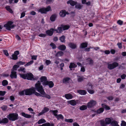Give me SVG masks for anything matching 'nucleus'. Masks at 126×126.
Masks as SVG:
<instances>
[{"label": "nucleus", "instance_id": "nucleus-1", "mask_svg": "<svg viewBox=\"0 0 126 126\" xmlns=\"http://www.w3.org/2000/svg\"><path fill=\"white\" fill-rule=\"evenodd\" d=\"M35 89L41 94L44 95L45 94V92L43 88V86L41 85L39 81H38L37 83L35 84Z\"/></svg>", "mask_w": 126, "mask_h": 126}, {"label": "nucleus", "instance_id": "nucleus-2", "mask_svg": "<svg viewBox=\"0 0 126 126\" xmlns=\"http://www.w3.org/2000/svg\"><path fill=\"white\" fill-rule=\"evenodd\" d=\"M18 114L16 113H10L7 115V117L10 121H15L18 119Z\"/></svg>", "mask_w": 126, "mask_h": 126}, {"label": "nucleus", "instance_id": "nucleus-3", "mask_svg": "<svg viewBox=\"0 0 126 126\" xmlns=\"http://www.w3.org/2000/svg\"><path fill=\"white\" fill-rule=\"evenodd\" d=\"M24 90L25 91V95H31L35 92V89L34 87L25 89Z\"/></svg>", "mask_w": 126, "mask_h": 126}, {"label": "nucleus", "instance_id": "nucleus-4", "mask_svg": "<svg viewBox=\"0 0 126 126\" xmlns=\"http://www.w3.org/2000/svg\"><path fill=\"white\" fill-rule=\"evenodd\" d=\"M13 23L12 21H8L6 24L4 25V27L6 28L7 30L10 31L11 29L13 28L15 26L14 25H12Z\"/></svg>", "mask_w": 126, "mask_h": 126}, {"label": "nucleus", "instance_id": "nucleus-5", "mask_svg": "<svg viewBox=\"0 0 126 126\" xmlns=\"http://www.w3.org/2000/svg\"><path fill=\"white\" fill-rule=\"evenodd\" d=\"M51 9V7L50 6H48L47 8L43 7L41 8L38 10V12H40L41 14H46L47 12L49 11Z\"/></svg>", "mask_w": 126, "mask_h": 126}, {"label": "nucleus", "instance_id": "nucleus-6", "mask_svg": "<svg viewBox=\"0 0 126 126\" xmlns=\"http://www.w3.org/2000/svg\"><path fill=\"white\" fill-rule=\"evenodd\" d=\"M118 63L116 62H114L112 63L108 64V67L110 70L113 69L118 66Z\"/></svg>", "mask_w": 126, "mask_h": 126}, {"label": "nucleus", "instance_id": "nucleus-7", "mask_svg": "<svg viewBox=\"0 0 126 126\" xmlns=\"http://www.w3.org/2000/svg\"><path fill=\"white\" fill-rule=\"evenodd\" d=\"M96 104V101H95L92 100L87 103V107L88 108H92Z\"/></svg>", "mask_w": 126, "mask_h": 126}, {"label": "nucleus", "instance_id": "nucleus-8", "mask_svg": "<svg viewBox=\"0 0 126 126\" xmlns=\"http://www.w3.org/2000/svg\"><path fill=\"white\" fill-rule=\"evenodd\" d=\"M43 85L44 86L46 85H48L50 88L53 87L54 86V84L52 81H47L45 82H43L42 83Z\"/></svg>", "mask_w": 126, "mask_h": 126}, {"label": "nucleus", "instance_id": "nucleus-9", "mask_svg": "<svg viewBox=\"0 0 126 126\" xmlns=\"http://www.w3.org/2000/svg\"><path fill=\"white\" fill-rule=\"evenodd\" d=\"M19 54V51L16 50L14 51V53L13 54L12 56V58H10L11 59H12L14 60H16L18 59L17 55Z\"/></svg>", "mask_w": 126, "mask_h": 126}, {"label": "nucleus", "instance_id": "nucleus-10", "mask_svg": "<svg viewBox=\"0 0 126 126\" xmlns=\"http://www.w3.org/2000/svg\"><path fill=\"white\" fill-rule=\"evenodd\" d=\"M27 79L30 80L35 79L34 78L33 75L31 72H29L27 73Z\"/></svg>", "mask_w": 126, "mask_h": 126}, {"label": "nucleus", "instance_id": "nucleus-11", "mask_svg": "<svg viewBox=\"0 0 126 126\" xmlns=\"http://www.w3.org/2000/svg\"><path fill=\"white\" fill-rule=\"evenodd\" d=\"M10 76L11 79H16L17 77L16 72L11 70V74Z\"/></svg>", "mask_w": 126, "mask_h": 126}, {"label": "nucleus", "instance_id": "nucleus-12", "mask_svg": "<svg viewBox=\"0 0 126 126\" xmlns=\"http://www.w3.org/2000/svg\"><path fill=\"white\" fill-rule=\"evenodd\" d=\"M59 14L61 17H64L66 16V15H69V13L68 12L66 11L65 10H63L60 11Z\"/></svg>", "mask_w": 126, "mask_h": 126}, {"label": "nucleus", "instance_id": "nucleus-13", "mask_svg": "<svg viewBox=\"0 0 126 126\" xmlns=\"http://www.w3.org/2000/svg\"><path fill=\"white\" fill-rule=\"evenodd\" d=\"M53 28H51L49 30H48L46 31V34L47 35L51 36H52L53 34Z\"/></svg>", "mask_w": 126, "mask_h": 126}, {"label": "nucleus", "instance_id": "nucleus-14", "mask_svg": "<svg viewBox=\"0 0 126 126\" xmlns=\"http://www.w3.org/2000/svg\"><path fill=\"white\" fill-rule=\"evenodd\" d=\"M8 119L7 118H2L1 121L0 122V124H7L9 122Z\"/></svg>", "mask_w": 126, "mask_h": 126}, {"label": "nucleus", "instance_id": "nucleus-15", "mask_svg": "<svg viewBox=\"0 0 126 126\" xmlns=\"http://www.w3.org/2000/svg\"><path fill=\"white\" fill-rule=\"evenodd\" d=\"M64 97L67 100L72 99L73 97V96L70 93L66 94L64 95Z\"/></svg>", "mask_w": 126, "mask_h": 126}, {"label": "nucleus", "instance_id": "nucleus-16", "mask_svg": "<svg viewBox=\"0 0 126 126\" xmlns=\"http://www.w3.org/2000/svg\"><path fill=\"white\" fill-rule=\"evenodd\" d=\"M77 1H75L72 0H69L67 2V4H70L72 6H74L77 4Z\"/></svg>", "mask_w": 126, "mask_h": 126}, {"label": "nucleus", "instance_id": "nucleus-17", "mask_svg": "<svg viewBox=\"0 0 126 126\" xmlns=\"http://www.w3.org/2000/svg\"><path fill=\"white\" fill-rule=\"evenodd\" d=\"M57 48L60 50L64 51L66 49V47L64 45H62L58 47Z\"/></svg>", "mask_w": 126, "mask_h": 126}, {"label": "nucleus", "instance_id": "nucleus-18", "mask_svg": "<svg viewBox=\"0 0 126 126\" xmlns=\"http://www.w3.org/2000/svg\"><path fill=\"white\" fill-rule=\"evenodd\" d=\"M70 78L69 77H66L63 79V83L64 84H67L69 83Z\"/></svg>", "mask_w": 126, "mask_h": 126}, {"label": "nucleus", "instance_id": "nucleus-19", "mask_svg": "<svg viewBox=\"0 0 126 126\" xmlns=\"http://www.w3.org/2000/svg\"><path fill=\"white\" fill-rule=\"evenodd\" d=\"M77 92L81 95H85L87 93L84 90H79L77 91Z\"/></svg>", "mask_w": 126, "mask_h": 126}, {"label": "nucleus", "instance_id": "nucleus-20", "mask_svg": "<svg viewBox=\"0 0 126 126\" xmlns=\"http://www.w3.org/2000/svg\"><path fill=\"white\" fill-rule=\"evenodd\" d=\"M21 115L24 117L27 118H31V115L26 114L25 113L23 112L21 113Z\"/></svg>", "mask_w": 126, "mask_h": 126}, {"label": "nucleus", "instance_id": "nucleus-21", "mask_svg": "<svg viewBox=\"0 0 126 126\" xmlns=\"http://www.w3.org/2000/svg\"><path fill=\"white\" fill-rule=\"evenodd\" d=\"M57 17V15L56 14L52 15L50 17V20L51 21L53 22L55 21Z\"/></svg>", "mask_w": 126, "mask_h": 126}, {"label": "nucleus", "instance_id": "nucleus-22", "mask_svg": "<svg viewBox=\"0 0 126 126\" xmlns=\"http://www.w3.org/2000/svg\"><path fill=\"white\" fill-rule=\"evenodd\" d=\"M68 45L69 47L72 49H75L77 47L76 44L72 42L69 43Z\"/></svg>", "mask_w": 126, "mask_h": 126}, {"label": "nucleus", "instance_id": "nucleus-23", "mask_svg": "<svg viewBox=\"0 0 126 126\" xmlns=\"http://www.w3.org/2000/svg\"><path fill=\"white\" fill-rule=\"evenodd\" d=\"M88 44L86 42H83L81 43L80 46V48H84L87 47Z\"/></svg>", "mask_w": 126, "mask_h": 126}, {"label": "nucleus", "instance_id": "nucleus-24", "mask_svg": "<svg viewBox=\"0 0 126 126\" xmlns=\"http://www.w3.org/2000/svg\"><path fill=\"white\" fill-rule=\"evenodd\" d=\"M86 60L87 62L88 63V64L90 65H92L94 63V62L93 60L90 58H87L86 59Z\"/></svg>", "mask_w": 126, "mask_h": 126}, {"label": "nucleus", "instance_id": "nucleus-25", "mask_svg": "<svg viewBox=\"0 0 126 126\" xmlns=\"http://www.w3.org/2000/svg\"><path fill=\"white\" fill-rule=\"evenodd\" d=\"M104 111V108H101L97 110L95 112H96L97 114H98L102 113Z\"/></svg>", "mask_w": 126, "mask_h": 126}, {"label": "nucleus", "instance_id": "nucleus-26", "mask_svg": "<svg viewBox=\"0 0 126 126\" xmlns=\"http://www.w3.org/2000/svg\"><path fill=\"white\" fill-rule=\"evenodd\" d=\"M64 54V53L61 51L58 52L55 56L56 57H59L63 56Z\"/></svg>", "mask_w": 126, "mask_h": 126}, {"label": "nucleus", "instance_id": "nucleus-27", "mask_svg": "<svg viewBox=\"0 0 126 126\" xmlns=\"http://www.w3.org/2000/svg\"><path fill=\"white\" fill-rule=\"evenodd\" d=\"M77 65H76L74 63H70L69 66V68L70 69V70H72L71 69L75 68L76 67Z\"/></svg>", "mask_w": 126, "mask_h": 126}, {"label": "nucleus", "instance_id": "nucleus-28", "mask_svg": "<svg viewBox=\"0 0 126 126\" xmlns=\"http://www.w3.org/2000/svg\"><path fill=\"white\" fill-rule=\"evenodd\" d=\"M61 26L62 27L63 30L65 31L68 29L70 28V26L68 25H64L63 24L61 25Z\"/></svg>", "mask_w": 126, "mask_h": 126}, {"label": "nucleus", "instance_id": "nucleus-29", "mask_svg": "<svg viewBox=\"0 0 126 126\" xmlns=\"http://www.w3.org/2000/svg\"><path fill=\"white\" fill-rule=\"evenodd\" d=\"M69 104L72 106H74L77 104V102L74 100H72L69 101Z\"/></svg>", "mask_w": 126, "mask_h": 126}, {"label": "nucleus", "instance_id": "nucleus-30", "mask_svg": "<svg viewBox=\"0 0 126 126\" xmlns=\"http://www.w3.org/2000/svg\"><path fill=\"white\" fill-rule=\"evenodd\" d=\"M105 121L107 124H111V120L109 118H107L105 119Z\"/></svg>", "mask_w": 126, "mask_h": 126}, {"label": "nucleus", "instance_id": "nucleus-31", "mask_svg": "<svg viewBox=\"0 0 126 126\" xmlns=\"http://www.w3.org/2000/svg\"><path fill=\"white\" fill-rule=\"evenodd\" d=\"M41 81V82H45L47 80V77L46 76H43L41 77L40 79Z\"/></svg>", "mask_w": 126, "mask_h": 126}, {"label": "nucleus", "instance_id": "nucleus-32", "mask_svg": "<svg viewBox=\"0 0 126 126\" xmlns=\"http://www.w3.org/2000/svg\"><path fill=\"white\" fill-rule=\"evenodd\" d=\"M87 106L86 105H83L80 106L79 108V109L80 110H83L87 109Z\"/></svg>", "mask_w": 126, "mask_h": 126}, {"label": "nucleus", "instance_id": "nucleus-33", "mask_svg": "<svg viewBox=\"0 0 126 126\" xmlns=\"http://www.w3.org/2000/svg\"><path fill=\"white\" fill-rule=\"evenodd\" d=\"M56 117L58 120L60 119H63L64 118L63 116L61 114L57 115Z\"/></svg>", "mask_w": 126, "mask_h": 126}, {"label": "nucleus", "instance_id": "nucleus-34", "mask_svg": "<svg viewBox=\"0 0 126 126\" xmlns=\"http://www.w3.org/2000/svg\"><path fill=\"white\" fill-rule=\"evenodd\" d=\"M19 75L21 78L24 79H27V73L25 74H19Z\"/></svg>", "mask_w": 126, "mask_h": 126}, {"label": "nucleus", "instance_id": "nucleus-35", "mask_svg": "<svg viewBox=\"0 0 126 126\" xmlns=\"http://www.w3.org/2000/svg\"><path fill=\"white\" fill-rule=\"evenodd\" d=\"M46 122V121L45 119L43 118H42L40 119L37 122V123L39 124H40L43 123H45Z\"/></svg>", "mask_w": 126, "mask_h": 126}, {"label": "nucleus", "instance_id": "nucleus-36", "mask_svg": "<svg viewBox=\"0 0 126 126\" xmlns=\"http://www.w3.org/2000/svg\"><path fill=\"white\" fill-rule=\"evenodd\" d=\"M65 37L64 35H63L61 36L59 39L60 40L61 42L65 43Z\"/></svg>", "mask_w": 126, "mask_h": 126}, {"label": "nucleus", "instance_id": "nucleus-37", "mask_svg": "<svg viewBox=\"0 0 126 126\" xmlns=\"http://www.w3.org/2000/svg\"><path fill=\"white\" fill-rule=\"evenodd\" d=\"M111 124L112 126H119L118 125L117 122L115 121L111 122Z\"/></svg>", "mask_w": 126, "mask_h": 126}, {"label": "nucleus", "instance_id": "nucleus-38", "mask_svg": "<svg viewBox=\"0 0 126 126\" xmlns=\"http://www.w3.org/2000/svg\"><path fill=\"white\" fill-rule=\"evenodd\" d=\"M19 67V66L18 65L15 64L14 65L12 69L11 70L12 71H16L17 70V68Z\"/></svg>", "mask_w": 126, "mask_h": 126}, {"label": "nucleus", "instance_id": "nucleus-39", "mask_svg": "<svg viewBox=\"0 0 126 126\" xmlns=\"http://www.w3.org/2000/svg\"><path fill=\"white\" fill-rule=\"evenodd\" d=\"M6 10L11 13H12L13 11L12 9L10 8L9 6H6L5 7Z\"/></svg>", "mask_w": 126, "mask_h": 126}, {"label": "nucleus", "instance_id": "nucleus-40", "mask_svg": "<svg viewBox=\"0 0 126 126\" xmlns=\"http://www.w3.org/2000/svg\"><path fill=\"white\" fill-rule=\"evenodd\" d=\"M50 112H52L53 114L56 117L57 115V113L58 112V110H50Z\"/></svg>", "mask_w": 126, "mask_h": 126}, {"label": "nucleus", "instance_id": "nucleus-41", "mask_svg": "<svg viewBox=\"0 0 126 126\" xmlns=\"http://www.w3.org/2000/svg\"><path fill=\"white\" fill-rule=\"evenodd\" d=\"M78 81L79 82H81L83 80H84V77L82 76H79L78 77Z\"/></svg>", "mask_w": 126, "mask_h": 126}, {"label": "nucleus", "instance_id": "nucleus-42", "mask_svg": "<svg viewBox=\"0 0 126 126\" xmlns=\"http://www.w3.org/2000/svg\"><path fill=\"white\" fill-rule=\"evenodd\" d=\"M100 124L101 126H107V124L103 120H101L100 121Z\"/></svg>", "mask_w": 126, "mask_h": 126}, {"label": "nucleus", "instance_id": "nucleus-43", "mask_svg": "<svg viewBox=\"0 0 126 126\" xmlns=\"http://www.w3.org/2000/svg\"><path fill=\"white\" fill-rule=\"evenodd\" d=\"M8 82L6 80H3L2 82V85L3 86H5L8 85Z\"/></svg>", "mask_w": 126, "mask_h": 126}, {"label": "nucleus", "instance_id": "nucleus-44", "mask_svg": "<svg viewBox=\"0 0 126 126\" xmlns=\"http://www.w3.org/2000/svg\"><path fill=\"white\" fill-rule=\"evenodd\" d=\"M57 29L59 32V33H61L63 32V30L62 27V26L58 27Z\"/></svg>", "mask_w": 126, "mask_h": 126}, {"label": "nucleus", "instance_id": "nucleus-45", "mask_svg": "<svg viewBox=\"0 0 126 126\" xmlns=\"http://www.w3.org/2000/svg\"><path fill=\"white\" fill-rule=\"evenodd\" d=\"M43 95L42 96V97H45L48 99H50L51 98V96L45 93L44 95Z\"/></svg>", "mask_w": 126, "mask_h": 126}, {"label": "nucleus", "instance_id": "nucleus-46", "mask_svg": "<svg viewBox=\"0 0 126 126\" xmlns=\"http://www.w3.org/2000/svg\"><path fill=\"white\" fill-rule=\"evenodd\" d=\"M25 91L24 90V89L21 91H20L19 92V94L21 96H23L25 95Z\"/></svg>", "mask_w": 126, "mask_h": 126}, {"label": "nucleus", "instance_id": "nucleus-47", "mask_svg": "<svg viewBox=\"0 0 126 126\" xmlns=\"http://www.w3.org/2000/svg\"><path fill=\"white\" fill-rule=\"evenodd\" d=\"M50 45L52 47L53 49H55L57 47L53 43L51 42L50 44Z\"/></svg>", "mask_w": 126, "mask_h": 126}, {"label": "nucleus", "instance_id": "nucleus-48", "mask_svg": "<svg viewBox=\"0 0 126 126\" xmlns=\"http://www.w3.org/2000/svg\"><path fill=\"white\" fill-rule=\"evenodd\" d=\"M49 109L48 108L45 107L44 108L43 110L42 111L44 112V114L46 112H48L49 110Z\"/></svg>", "mask_w": 126, "mask_h": 126}, {"label": "nucleus", "instance_id": "nucleus-49", "mask_svg": "<svg viewBox=\"0 0 126 126\" xmlns=\"http://www.w3.org/2000/svg\"><path fill=\"white\" fill-rule=\"evenodd\" d=\"M6 92L4 91H0V96H3L5 95Z\"/></svg>", "mask_w": 126, "mask_h": 126}, {"label": "nucleus", "instance_id": "nucleus-50", "mask_svg": "<svg viewBox=\"0 0 126 126\" xmlns=\"http://www.w3.org/2000/svg\"><path fill=\"white\" fill-rule=\"evenodd\" d=\"M25 70V68L24 67H20L18 69V71L19 72L22 71L24 73L25 72V71L24 70Z\"/></svg>", "mask_w": 126, "mask_h": 126}, {"label": "nucleus", "instance_id": "nucleus-51", "mask_svg": "<svg viewBox=\"0 0 126 126\" xmlns=\"http://www.w3.org/2000/svg\"><path fill=\"white\" fill-rule=\"evenodd\" d=\"M33 62V60H32L27 63L24 66L26 67V66H29L32 64Z\"/></svg>", "mask_w": 126, "mask_h": 126}, {"label": "nucleus", "instance_id": "nucleus-52", "mask_svg": "<svg viewBox=\"0 0 126 126\" xmlns=\"http://www.w3.org/2000/svg\"><path fill=\"white\" fill-rule=\"evenodd\" d=\"M93 86L91 84H88L87 86V90L88 89L90 90L92 88Z\"/></svg>", "mask_w": 126, "mask_h": 126}, {"label": "nucleus", "instance_id": "nucleus-53", "mask_svg": "<svg viewBox=\"0 0 126 126\" xmlns=\"http://www.w3.org/2000/svg\"><path fill=\"white\" fill-rule=\"evenodd\" d=\"M45 126H54L53 124H50L48 122H47L45 123Z\"/></svg>", "mask_w": 126, "mask_h": 126}, {"label": "nucleus", "instance_id": "nucleus-54", "mask_svg": "<svg viewBox=\"0 0 126 126\" xmlns=\"http://www.w3.org/2000/svg\"><path fill=\"white\" fill-rule=\"evenodd\" d=\"M65 121L67 122L72 123L73 121V120L72 119H65Z\"/></svg>", "mask_w": 126, "mask_h": 126}, {"label": "nucleus", "instance_id": "nucleus-55", "mask_svg": "<svg viewBox=\"0 0 126 126\" xmlns=\"http://www.w3.org/2000/svg\"><path fill=\"white\" fill-rule=\"evenodd\" d=\"M25 63V62H23L21 61H19L18 62L17 64L18 65H23Z\"/></svg>", "mask_w": 126, "mask_h": 126}, {"label": "nucleus", "instance_id": "nucleus-56", "mask_svg": "<svg viewBox=\"0 0 126 126\" xmlns=\"http://www.w3.org/2000/svg\"><path fill=\"white\" fill-rule=\"evenodd\" d=\"M3 52L4 54L6 56H7L9 55V54L7 50H3Z\"/></svg>", "mask_w": 126, "mask_h": 126}, {"label": "nucleus", "instance_id": "nucleus-57", "mask_svg": "<svg viewBox=\"0 0 126 126\" xmlns=\"http://www.w3.org/2000/svg\"><path fill=\"white\" fill-rule=\"evenodd\" d=\"M54 0H46V3L47 4H51L53 3Z\"/></svg>", "mask_w": 126, "mask_h": 126}, {"label": "nucleus", "instance_id": "nucleus-58", "mask_svg": "<svg viewBox=\"0 0 126 126\" xmlns=\"http://www.w3.org/2000/svg\"><path fill=\"white\" fill-rule=\"evenodd\" d=\"M82 7V6H81L80 4H78L76 5L75 6V7L77 9H81V7Z\"/></svg>", "mask_w": 126, "mask_h": 126}, {"label": "nucleus", "instance_id": "nucleus-59", "mask_svg": "<svg viewBox=\"0 0 126 126\" xmlns=\"http://www.w3.org/2000/svg\"><path fill=\"white\" fill-rule=\"evenodd\" d=\"M117 23L120 25H122L123 24V22L121 20H119L117 21Z\"/></svg>", "mask_w": 126, "mask_h": 126}, {"label": "nucleus", "instance_id": "nucleus-60", "mask_svg": "<svg viewBox=\"0 0 126 126\" xmlns=\"http://www.w3.org/2000/svg\"><path fill=\"white\" fill-rule=\"evenodd\" d=\"M121 126H126V122L124 121H122L121 124Z\"/></svg>", "mask_w": 126, "mask_h": 126}, {"label": "nucleus", "instance_id": "nucleus-61", "mask_svg": "<svg viewBox=\"0 0 126 126\" xmlns=\"http://www.w3.org/2000/svg\"><path fill=\"white\" fill-rule=\"evenodd\" d=\"M88 92L90 94H92L94 93V90H89L88 89L87 90Z\"/></svg>", "mask_w": 126, "mask_h": 126}, {"label": "nucleus", "instance_id": "nucleus-62", "mask_svg": "<svg viewBox=\"0 0 126 126\" xmlns=\"http://www.w3.org/2000/svg\"><path fill=\"white\" fill-rule=\"evenodd\" d=\"M51 63V61L48 60H47L46 61V64L47 65H48L49 64H50Z\"/></svg>", "mask_w": 126, "mask_h": 126}, {"label": "nucleus", "instance_id": "nucleus-63", "mask_svg": "<svg viewBox=\"0 0 126 126\" xmlns=\"http://www.w3.org/2000/svg\"><path fill=\"white\" fill-rule=\"evenodd\" d=\"M106 98L109 100H112L113 99V97L112 96H110L108 97H107Z\"/></svg>", "mask_w": 126, "mask_h": 126}, {"label": "nucleus", "instance_id": "nucleus-64", "mask_svg": "<svg viewBox=\"0 0 126 126\" xmlns=\"http://www.w3.org/2000/svg\"><path fill=\"white\" fill-rule=\"evenodd\" d=\"M126 77V75L125 74H123L121 76V78L123 79H125Z\"/></svg>", "mask_w": 126, "mask_h": 126}]
</instances>
